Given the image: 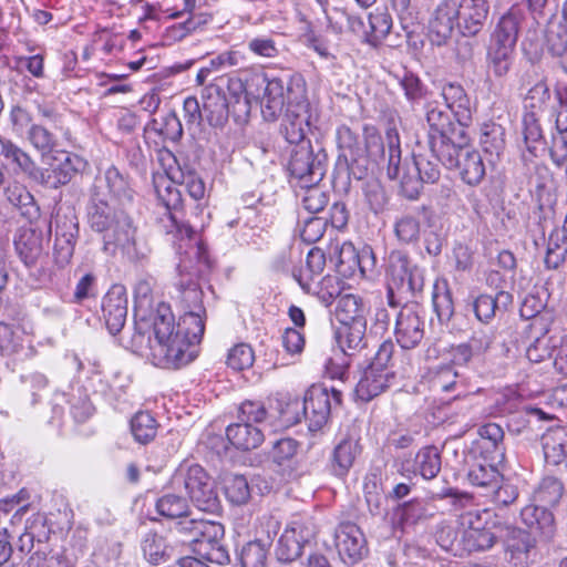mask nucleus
I'll list each match as a JSON object with an SVG mask.
<instances>
[{"label":"nucleus","instance_id":"nucleus-1","mask_svg":"<svg viewBox=\"0 0 567 567\" xmlns=\"http://www.w3.org/2000/svg\"><path fill=\"white\" fill-rule=\"evenodd\" d=\"M86 217L91 229L102 234L104 252L115 255L122 250L131 254L135 244V227L125 206H116L95 192L87 204Z\"/></svg>","mask_w":567,"mask_h":567},{"label":"nucleus","instance_id":"nucleus-2","mask_svg":"<svg viewBox=\"0 0 567 567\" xmlns=\"http://www.w3.org/2000/svg\"><path fill=\"white\" fill-rule=\"evenodd\" d=\"M156 344L153 348L155 365L163 369H181L190 363V354L183 352L185 342L179 341L175 317L171 307L159 303L153 316Z\"/></svg>","mask_w":567,"mask_h":567},{"label":"nucleus","instance_id":"nucleus-3","mask_svg":"<svg viewBox=\"0 0 567 567\" xmlns=\"http://www.w3.org/2000/svg\"><path fill=\"white\" fill-rule=\"evenodd\" d=\"M435 158L449 169L456 168L461 179L470 186L478 185L486 174L480 152L468 145L467 134L437 154Z\"/></svg>","mask_w":567,"mask_h":567},{"label":"nucleus","instance_id":"nucleus-4","mask_svg":"<svg viewBox=\"0 0 567 567\" xmlns=\"http://www.w3.org/2000/svg\"><path fill=\"white\" fill-rule=\"evenodd\" d=\"M388 295L389 302L395 307L393 295L396 290L403 295L415 296L424 287L422 270L412 264L409 255L402 250H392L388 258Z\"/></svg>","mask_w":567,"mask_h":567},{"label":"nucleus","instance_id":"nucleus-5","mask_svg":"<svg viewBox=\"0 0 567 567\" xmlns=\"http://www.w3.org/2000/svg\"><path fill=\"white\" fill-rule=\"evenodd\" d=\"M240 79L219 76L207 85L202 93L203 121L212 127L223 128L228 121L229 103L226 92H240Z\"/></svg>","mask_w":567,"mask_h":567},{"label":"nucleus","instance_id":"nucleus-6","mask_svg":"<svg viewBox=\"0 0 567 567\" xmlns=\"http://www.w3.org/2000/svg\"><path fill=\"white\" fill-rule=\"evenodd\" d=\"M342 401L341 391L332 388L330 391L321 385H312L305 394L303 402L290 403L288 409L302 410L305 419L309 422L310 431L320 430L329 420L333 408Z\"/></svg>","mask_w":567,"mask_h":567},{"label":"nucleus","instance_id":"nucleus-7","mask_svg":"<svg viewBox=\"0 0 567 567\" xmlns=\"http://www.w3.org/2000/svg\"><path fill=\"white\" fill-rule=\"evenodd\" d=\"M327 154L322 147L315 148L311 142H302L290 151L288 169L291 176L308 186L318 184L326 174Z\"/></svg>","mask_w":567,"mask_h":567},{"label":"nucleus","instance_id":"nucleus-8","mask_svg":"<svg viewBox=\"0 0 567 567\" xmlns=\"http://www.w3.org/2000/svg\"><path fill=\"white\" fill-rule=\"evenodd\" d=\"M179 478L192 502L199 511L210 514L220 512L221 504L215 482L200 465H190L185 473L175 476L176 481Z\"/></svg>","mask_w":567,"mask_h":567},{"label":"nucleus","instance_id":"nucleus-9","mask_svg":"<svg viewBox=\"0 0 567 567\" xmlns=\"http://www.w3.org/2000/svg\"><path fill=\"white\" fill-rule=\"evenodd\" d=\"M426 122L429 125V147L431 153L436 156L445 148L455 143V141L466 135L465 127L454 124L451 115L435 103H427Z\"/></svg>","mask_w":567,"mask_h":567},{"label":"nucleus","instance_id":"nucleus-10","mask_svg":"<svg viewBox=\"0 0 567 567\" xmlns=\"http://www.w3.org/2000/svg\"><path fill=\"white\" fill-rule=\"evenodd\" d=\"M252 82L257 86L264 87L260 107L262 116L267 121H275L281 114L285 106L289 107V100L290 102H296L293 94H291V99L289 97V91L298 92L299 90H305L300 84L292 86L279 78L268 79L266 75L256 76Z\"/></svg>","mask_w":567,"mask_h":567},{"label":"nucleus","instance_id":"nucleus-11","mask_svg":"<svg viewBox=\"0 0 567 567\" xmlns=\"http://www.w3.org/2000/svg\"><path fill=\"white\" fill-rule=\"evenodd\" d=\"M388 143V171L390 179L400 181L401 194L409 199H416L423 187V179L414 172L413 166L408 169L401 168V148L399 135L395 131L386 132Z\"/></svg>","mask_w":567,"mask_h":567},{"label":"nucleus","instance_id":"nucleus-12","mask_svg":"<svg viewBox=\"0 0 567 567\" xmlns=\"http://www.w3.org/2000/svg\"><path fill=\"white\" fill-rule=\"evenodd\" d=\"M289 94L296 96V102L289 101V107H286L282 132L287 142L295 146L302 142H310L306 135L310 130L312 116L305 90L289 91ZM289 97L291 99V95Z\"/></svg>","mask_w":567,"mask_h":567},{"label":"nucleus","instance_id":"nucleus-13","mask_svg":"<svg viewBox=\"0 0 567 567\" xmlns=\"http://www.w3.org/2000/svg\"><path fill=\"white\" fill-rule=\"evenodd\" d=\"M224 534L225 529L220 523L184 518L176 523L172 540L177 550H183L184 555H189L190 547L202 537L215 540L217 537H224Z\"/></svg>","mask_w":567,"mask_h":567},{"label":"nucleus","instance_id":"nucleus-14","mask_svg":"<svg viewBox=\"0 0 567 567\" xmlns=\"http://www.w3.org/2000/svg\"><path fill=\"white\" fill-rule=\"evenodd\" d=\"M337 144L340 151L338 165H344L349 176L362 179L367 174L368 159L359 136L350 127L342 125L337 130Z\"/></svg>","mask_w":567,"mask_h":567},{"label":"nucleus","instance_id":"nucleus-15","mask_svg":"<svg viewBox=\"0 0 567 567\" xmlns=\"http://www.w3.org/2000/svg\"><path fill=\"white\" fill-rule=\"evenodd\" d=\"M83 164L82 158L78 155L60 151L52 157L48 168L38 167L33 182L47 188L56 189L70 183Z\"/></svg>","mask_w":567,"mask_h":567},{"label":"nucleus","instance_id":"nucleus-16","mask_svg":"<svg viewBox=\"0 0 567 567\" xmlns=\"http://www.w3.org/2000/svg\"><path fill=\"white\" fill-rule=\"evenodd\" d=\"M528 190L537 209L538 221L550 219L554 216L556 196L554 178L546 166H535L528 177Z\"/></svg>","mask_w":567,"mask_h":567},{"label":"nucleus","instance_id":"nucleus-17","mask_svg":"<svg viewBox=\"0 0 567 567\" xmlns=\"http://www.w3.org/2000/svg\"><path fill=\"white\" fill-rule=\"evenodd\" d=\"M421 307L416 302L405 303L395 322V337L403 349H414L424 338V321Z\"/></svg>","mask_w":567,"mask_h":567},{"label":"nucleus","instance_id":"nucleus-18","mask_svg":"<svg viewBox=\"0 0 567 567\" xmlns=\"http://www.w3.org/2000/svg\"><path fill=\"white\" fill-rule=\"evenodd\" d=\"M313 525L302 522H292L278 539L276 555L280 561H293L301 556L302 549L315 537Z\"/></svg>","mask_w":567,"mask_h":567},{"label":"nucleus","instance_id":"nucleus-19","mask_svg":"<svg viewBox=\"0 0 567 567\" xmlns=\"http://www.w3.org/2000/svg\"><path fill=\"white\" fill-rule=\"evenodd\" d=\"M172 161L173 163L177 164V168L174 169L172 165L166 169V176L159 175L157 177H154V182L156 181L162 190L164 192V187L168 184L174 186V183H178L185 187L188 195L194 200H200L205 196V183L199 177V175L189 168L187 165L184 167H181V165L177 163L176 157L173 155L172 152L165 151L162 153V161Z\"/></svg>","mask_w":567,"mask_h":567},{"label":"nucleus","instance_id":"nucleus-20","mask_svg":"<svg viewBox=\"0 0 567 567\" xmlns=\"http://www.w3.org/2000/svg\"><path fill=\"white\" fill-rule=\"evenodd\" d=\"M504 540L505 560L512 567H529L536 556V539L532 532L507 527Z\"/></svg>","mask_w":567,"mask_h":567},{"label":"nucleus","instance_id":"nucleus-21","mask_svg":"<svg viewBox=\"0 0 567 567\" xmlns=\"http://www.w3.org/2000/svg\"><path fill=\"white\" fill-rule=\"evenodd\" d=\"M456 29L463 37H476L489 17L488 0H460L456 2Z\"/></svg>","mask_w":567,"mask_h":567},{"label":"nucleus","instance_id":"nucleus-22","mask_svg":"<svg viewBox=\"0 0 567 567\" xmlns=\"http://www.w3.org/2000/svg\"><path fill=\"white\" fill-rule=\"evenodd\" d=\"M456 1L443 0L441 1L431 13L429 20V40L433 45H445L452 38L454 29L456 28Z\"/></svg>","mask_w":567,"mask_h":567},{"label":"nucleus","instance_id":"nucleus-23","mask_svg":"<svg viewBox=\"0 0 567 567\" xmlns=\"http://www.w3.org/2000/svg\"><path fill=\"white\" fill-rule=\"evenodd\" d=\"M334 544L341 559L348 564H354L368 553L365 537L353 523H341L334 532Z\"/></svg>","mask_w":567,"mask_h":567},{"label":"nucleus","instance_id":"nucleus-24","mask_svg":"<svg viewBox=\"0 0 567 567\" xmlns=\"http://www.w3.org/2000/svg\"><path fill=\"white\" fill-rule=\"evenodd\" d=\"M525 18L526 10L524 6H512L495 23L489 33L488 43L515 49Z\"/></svg>","mask_w":567,"mask_h":567},{"label":"nucleus","instance_id":"nucleus-25","mask_svg":"<svg viewBox=\"0 0 567 567\" xmlns=\"http://www.w3.org/2000/svg\"><path fill=\"white\" fill-rule=\"evenodd\" d=\"M78 236L79 224L75 218H68L66 216L61 217L58 215L55 219L53 256L59 267H64L71 261Z\"/></svg>","mask_w":567,"mask_h":567},{"label":"nucleus","instance_id":"nucleus-26","mask_svg":"<svg viewBox=\"0 0 567 567\" xmlns=\"http://www.w3.org/2000/svg\"><path fill=\"white\" fill-rule=\"evenodd\" d=\"M102 311L105 324L111 334L118 333L126 321L127 296L125 287L113 285L102 299Z\"/></svg>","mask_w":567,"mask_h":567},{"label":"nucleus","instance_id":"nucleus-27","mask_svg":"<svg viewBox=\"0 0 567 567\" xmlns=\"http://www.w3.org/2000/svg\"><path fill=\"white\" fill-rule=\"evenodd\" d=\"M42 231L23 228L14 240L16 250L28 268L42 266L48 259Z\"/></svg>","mask_w":567,"mask_h":567},{"label":"nucleus","instance_id":"nucleus-28","mask_svg":"<svg viewBox=\"0 0 567 567\" xmlns=\"http://www.w3.org/2000/svg\"><path fill=\"white\" fill-rule=\"evenodd\" d=\"M155 192L157 197L163 202L166 207L165 216L161 219L163 228L167 234L176 233L181 237H190L193 229L189 225L179 223L172 209H176L181 204V192L171 184L164 187V193L157 182L155 181Z\"/></svg>","mask_w":567,"mask_h":567},{"label":"nucleus","instance_id":"nucleus-29","mask_svg":"<svg viewBox=\"0 0 567 567\" xmlns=\"http://www.w3.org/2000/svg\"><path fill=\"white\" fill-rule=\"evenodd\" d=\"M523 79L526 86H528L524 96L525 112L542 113L551 100L547 78L533 71L526 72Z\"/></svg>","mask_w":567,"mask_h":567},{"label":"nucleus","instance_id":"nucleus-30","mask_svg":"<svg viewBox=\"0 0 567 567\" xmlns=\"http://www.w3.org/2000/svg\"><path fill=\"white\" fill-rule=\"evenodd\" d=\"M205 312L185 311L177 323L179 341L185 342L183 352L190 354V362L196 358L194 346L199 343L205 331Z\"/></svg>","mask_w":567,"mask_h":567},{"label":"nucleus","instance_id":"nucleus-31","mask_svg":"<svg viewBox=\"0 0 567 567\" xmlns=\"http://www.w3.org/2000/svg\"><path fill=\"white\" fill-rule=\"evenodd\" d=\"M393 379V371L369 365L357 384L355 394L361 401L369 402L384 392Z\"/></svg>","mask_w":567,"mask_h":567},{"label":"nucleus","instance_id":"nucleus-32","mask_svg":"<svg viewBox=\"0 0 567 567\" xmlns=\"http://www.w3.org/2000/svg\"><path fill=\"white\" fill-rule=\"evenodd\" d=\"M441 95L460 126H468L472 122V109L464 87L458 83L450 82L443 85Z\"/></svg>","mask_w":567,"mask_h":567},{"label":"nucleus","instance_id":"nucleus-33","mask_svg":"<svg viewBox=\"0 0 567 567\" xmlns=\"http://www.w3.org/2000/svg\"><path fill=\"white\" fill-rule=\"evenodd\" d=\"M478 449L486 454L484 461L501 462L505 457L504 430L496 423H486L478 429Z\"/></svg>","mask_w":567,"mask_h":567},{"label":"nucleus","instance_id":"nucleus-34","mask_svg":"<svg viewBox=\"0 0 567 567\" xmlns=\"http://www.w3.org/2000/svg\"><path fill=\"white\" fill-rule=\"evenodd\" d=\"M542 447L548 465L567 471V433L558 427L542 436Z\"/></svg>","mask_w":567,"mask_h":567},{"label":"nucleus","instance_id":"nucleus-35","mask_svg":"<svg viewBox=\"0 0 567 567\" xmlns=\"http://www.w3.org/2000/svg\"><path fill=\"white\" fill-rule=\"evenodd\" d=\"M142 550L145 559L153 565L174 559L183 554V550H177L173 540L167 542L156 533H147L145 535L142 542Z\"/></svg>","mask_w":567,"mask_h":567},{"label":"nucleus","instance_id":"nucleus-36","mask_svg":"<svg viewBox=\"0 0 567 567\" xmlns=\"http://www.w3.org/2000/svg\"><path fill=\"white\" fill-rule=\"evenodd\" d=\"M515 49L488 43L486 47V71L497 80L505 79L514 64Z\"/></svg>","mask_w":567,"mask_h":567},{"label":"nucleus","instance_id":"nucleus-37","mask_svg":"<svg viewBox=\"0 0 567 567\" xmlns=\"http://www.w3.org/2000/svg\"><path fill=\"white\" fill-rule=\"evenodd\" d=\"M226 436L233 446L243 451L257 449L265 439L261 429L245 422L228 425Z\"/></svg>","mask_w":567,"mask_h":567},{"label":"nucleus","instance_id":"nucleus-38","mask_svg":"<svg viewBox=\"0 0 567 567\" xmlns=\"http://www.w3.org/2000/svg\"><path fill=\"white\" fill-rule=\"evenodd\" d=\"M367 320L342 323L337 330L336 338L340 349L346 354L350 351H359L367 346Z\"/></svg>","mask_w":567,"mask_h":567},{"label":"nucleus","instance_id":"nucleus-39","mask_svg":"<svg viewBox=\"0 0 567 567\" xmlns=\"http://www.w3.org/2000/svg\"><path fill=\"white\" fill-rule=\"evenodd\" d=\"M0 156L3 157L9 164L14 166L16 171L25 174L29 178L34 181L37 176L38 166L30 157V155L12 143L10 140L0 135Z\"/></svg>","mask_w":567,"mask_h":567},{"label":"nucleus","instance_id":"nucleus-40","mask_svg":"<svg viewBox=\"0 0 567 567\" xmlns=\"http://www.w3.org/2000/svg\"><path fill=\"white\" fill-rule=\"evenodd\" d=\"M6 197L11 205L17 207L21 215L30 223L40 217V208L33 195L22 185L14 184L6 189Z\"/></svg>","mask_w":567,"mask_h":567},{"label":"nucleus","instance_id":"nucleus-41","mask_svg":"<svg viewBox=\"0 0 567 567\" xmlns=\"http://www.w3.org/2000/svg\"><path fill=\"white\" fill-rule=\"evenodd\" d=\"M346 258L355 259V265L362 276L372 272L377 265V257L371 246L363 245L355 249L352 244H343L339 254V266L346 264Z\"/></svg>","mask_w":567,"mask_h":567},{"label":"nucleus","instance_id":"nucleus-42","mask_svg":"<svg viewBox=\"0 0 567 567\" xmlns=\"http://www.w3.org/2000/svg\"><path fill=\"white\" fill-rule=\"evenodd\" d=\"M465 520L466 517H463ZM468 528L463 532L462 543L468 553L489 549L495 540V535L487 528L474 526L472 516H467Z\"/></svg>","mask_w":567,"mask_h":567},{"label":"nucleus","instance_id":"nucleus-43","mask_svg":"<svg viewBox=\"0 0 567 567\" xmlns=\"http://www.w3.org/2000/svg\"><path fill=\"white\" fill-rule=\"evenodd\" d=\"M358 441L343 439L333 450L332 468L338 476H343L353 465L355 457L360 454Z\"/></svg>","mask_w":567,"mask_h":567},{"label":"nucleus","instance_id":"nucleus-44","mask_svg":"<svg viewBox=\"0 0 567 567\" xmlns=\"http://www.w3.org/2000/svg\"><path fill=\"white\" fill-rule=\"evenodd\" d=\"M334 313L340 324L367 320L362 299L352 293L338 296Z\"/></svg>","mask_w":567,"mask_h":567},{"label":"nucleus","instance_id":"nucleus-45","mask_svg":"<svg viewBox=\"0 0 567 567\" xmlns=\"http://www.w3.org/2000/svg\"><path fill=\"white\" fill-rule=\"evenodd\" d=\"M104 181L109 194L113 200L118 202V205L125 206L133 200V189L131 188L127 178L114 166L106 169Z\"/></svg>","mask_w":567,"mask_h":567},{"label":"nucleus","instance_id":"nucleus-46","mask_svg":"<svg viewBox=\"0 0 567 567\" xmlns=\"http://www.w3.org/2000/svg\"><path fill=\"white\" fill-rule=\"evenodd\" d=\"M391 8L396 13L405 37L412 39L421 30L419 12L411 6V0H391Z\"/></svg>","mask_w":567,"mask_h":567},{"label":"nucleus","instance_id":"nucleus-47","mask_svg":"<svg viewBox=\"0 0 567 567\" xmlns=\"http://www.w3.org/2000/svg\"><path fill=\"white\" fill-rule=\"evenodd\" d=\"M432 302L441 323H447L454 315L452 292L445 280H436L433 286Z\"/></svg>","mask_w":567,"mask_h":567},{"label":"nucleus","instance_id":"nucleus-48","mask_svg":"<svg viewBox=\"0 0 567 567\" xmlns=\"http://www.w3.org/2000/svg\"><path fill=\"white\" fill-rule=\"evenodd\" d=\"M467 480L474 486L494 489L499 484L501 474L494 464L477 461L472 464Z\"/></svg>","mask_w":567,"mask_h":567},{"label":"nucleus","instance_id":"nucleus-49","mask_svg":"<svg viewBox=\"0 0 567 567\" xmlns=\"http://www.w3.org/2000/svg\"><path fill=\"white\" fill-rule=\"evenodd\" d=\"M520 517L530 529L539 530L546 536L551 535L554 517L544 506H526L520 511Z\"/></svg>","mask_w":567,"mask_h":567},{"label":"nucleus","instance_id":"nucleus-50","mask_svg":"<svg viewBox=\"0 0 567 567\" xmlns=\"http://www.w3.org/2000/svg\"><path fill=\"white\" fill-rule=\"evenodd\" d=\"M157 429L158 423L150 412L140 411L131 420V432L140 444L153 441Z\"/></svg>","mask_w":567,"mask_h":567},{"label":"nucleus","instance_id":"nucleus-51","mask_svg":"<svg viewBox=\"0 0 567 567\" xmlns=\"http://www.w3.org/2000/svg\"><path fill=\"white\" fill-rule=\"evenodd\" d=\"M223 483L226 498L231 504L244 505L248 503L250 499V486L246 476L240 474H227Z\"/></svg>","mask_w":567,"mask_h":567},{"label":"nucleus","instance_id":"nucleus-52","mask_svg":"<svg viewBox=\"0 0 567 567\" xmlns=\"http://www.w3.org/2000/svg\"><path fill=\"white\" fill-rule=\"evenodd\" d=\"M567 260V237L555 229L550 233L545 256L548 269H558Z\"/></svg>","mask_w":567,"mask_h":567},{"label":"nucleus","instance_id":"nucleus-53","mask_svg":"<svg viewBox=\"0 0 567 567\" xmlns=\"http://www.w3.org/2000/svg\"><path fill=\"white\" fill-rule=\"evenodd\" d=\"M539 332V336L535 337L533 343L526 350V357L530 362L538 363L547 358L553 359L554 350L556 347V340L559 334L548 336L545 330H534Z\"/></svg>","mask_w":567,"mask_h":567},{"label":"nucleus","instance_id":"nucleus-54","mask_svg":"<svg viewBox=\"0 0 567 567\" xmlns=\"http://www.w3.org/2000/svg\"><path fill=\"white\" fill-rule=\"evenodd\" d=\"M543 308L544 305L538 298L528 296L524 299L519 312L523 318L532 320L530 328L533 330L549 332V316L542 312Z\"/></svg>","mask_w":567,"mask_h":567},{"label":"nucleus","instance_id":"nucleus-55","mask_svg":"<svg viewBox=\"0 0 567 567\" xmlns=\"http://www.w3.org/2000/svg\"><path fill=\"white\" fill-rule=\"evenodd\" d=\"M415 470L425 480L434 478L441 471V455L435 446H425L415 456Z\"/></svg>","mask_w":567,"mask_h":567},{"label":"nucleus","instance_id":"nucleus-56","mask_svg":"<svg viewBox=\"0 0 567 567\" xmlns=\"http://www.w3.org/2000/svg\"><path fill=\"white\" fill-rule=\"evenodd\" d=\"M298 446H299V444L296 440L290 439V437H285V439L278 440L275 443L272 452H271L272 462L275 464H277L278 466H286V468H284V471H286L287 468L289 470L287 473L288 477L292 476V471H293L292 463H293V457L297 454Z\"/></svg>","mask_w":567,"mask_h":567},{"label":"nucleus","instance_id":"nucleus-57","mask_svg":"<svg viewBox=\"0 0 567 567\" xmlns=\"http://www.w3.org/2000/svg\"><path fill=\"white\" fill-rule=\"evenodd\" d=\"M480 143L484 152L499 155L504 148V128L494 122L484 123L481 127Z\"/></svg>","mask_w":567,"mask_h":567},{"label":"nucleus","instance_id":"nucleus-58","mask_svg":"<svg viewBox=\"0 0 567 567\" xmlns=\"http://www.w3.org/2000/svg\"><path fill=\"white\" fill-rule=\"evenodd\" d=\"M187 499L176 494H165L156 502V511L167 518H182L188 514Z\"/></svg>","mask_w":567,"mask_h":567},{"label":"nucleus","instance_id":"nucleus-59","mask_svg":"<svg viewBox=\"0 0 567 567\" xmlns=\"http://www.w3.org/2000/svg\"><path fill=\"white\" fill-rule=\"evenodd\" d=\"M267 545L261 540H252L245 544L239 551L241 567H265L267 563Z\"/></svg>","mask_w":567,"mask_h":567},{"label":"nucleus","instance_id":"nucleus-60","mask_svg":"<svg viewBox=\"0 0 567 567\" xmlns=\"http://www.w3.org/2000/svg\"><path fill=\"white\" fill-rule=\"evenodd\" d=\"M523 136L527 150L535 154L540 145H543L544 136L539 124L538 114L524 113L523 116Z\"/></svg>","mask_w":567,"mask_h":567},{"label":"nucleus","instance_id":"nucleus-61","mask_svg":"<svg viewBox=\"0 0 567 567\" xmlns=\"http://www.w3.org/2000/svg\"><path fill=\"white\" fill-rule=\"evenodd\" d=\"M240 92L235 93L234 91H227L229 94L228 103H229V113L231 112L234 120L236 122H244L250 114V100L249 96L252 94L250 92L251 84L246 87L243 81L240 80Z\"/></svg>","mask_w":567,"mask_h":567},{"label":"nucleus","instance_id":"nucleus-62","mask_svg":"<svg viewBox=\"0 0 567 567\" xmlns=\"http://www.w3.org/2000/svg\"><path fill=\"white\" fill-rule=\"evenodd\" d=\"M27 140L42 155H47L56 146V136L47 127L32 124L27 131Z\"/></svg>","mask_w":567,"mask_h":567},{"label":"nucleus","instance_id":"nucleus-63","mask_svg":"<svg viewBox=\"0 0 567 567\" xmlns=\"http://www.w3.org/2000/svg\"><path fill=\"white\" fill-rule=\"evenodd\" d=\"M421 224L417 217L405 214L394 223V234L403 244H412L419 240Z\"/></svg>","mask_w":567,"mask_h":567},{"label":"nucleus","instance_id":"nucleus-64","mask_svg":"<svg viewBox=\"0 0 567 567\" xmlns=\"http://www.w3.org/2000/svg\"><path fill=\"white\" fill-rule=\"evenodd\" d=\"M546 49L556 58L567 52V25L551 23L546 31Z\"/></svg>","mask_w":567,"mask_h":567}]
</instances>
